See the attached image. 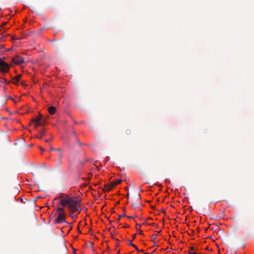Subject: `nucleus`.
<instances>
[{"label":"nucleus","instance_id":"obj_1","mask_svg":"<svg viewBox=\"0 0 254 254\" xmlns=\"http://www.w3.org/2000/svg\"><path fill=\"white\" fill-rule=\"evenodd\" d=\"M60 202L63 207H68L69 211H77L78 214L80 213L81 208L79 205L81 200L76 197H69L67 195H63L59 197Z\"/></svg>","mask_w":254,"mask_h":254},{"label":"nucleus","instance_id":"obj_2","mask_svg":"<svg viewBox=\"0 0 254 254\" xmlns=\"http://www.w3.org/2000/svg\"><path fill=\"white\" fill-rule=\"evenodd\" d=\"M9 69V65L0 59V72H7Z\"/></svg>","mask_w":254,"mask_h":254},{"label":"nucleus","instance_id":"obj_3","mask_svg":"<svg viewBox=\"0 0 254 254\" xmlns=\"http://www.w3.org/2000/svg\"><path fill=\"white\" fill-rule=\"evenodd\" d=\"M24 62V59L19 56H17L12 59V62L17 64H21Z\"/></svg>","mask_w":254,"mask_h":254},{"label":"nucleus","instance_id":"obj_4","mask_svg":"<svg viewBox=\"0 0 254 254\" xmlns=\"http://www.w3.org/2000/svg\"><path fill=\"white\" fill-rule=\"evenodd\" d=\"M64 213H59L56 219V222L58 223H61L63 222L66 223V221L64 219Z\"/></svg>","mask_w":254,"mask_h":254},{"label":"nucleus","instance_id":"obj_5","mask_svg":"<svg viewBox=\"0 0 254 254\" xmlns=\"http://www.w3.org/2000/svg\"><path fill=\"white\" fill-rule=\"evenodd\" d=\"M57 110V109L56 107L54 106H51L48 109V111L49 113L51 115H53L55 113L56 111Z\"/></svg>","mask_w":254,"mask_h":254},{"label":"nucleus","instance_id":"obj_6","mask_svg":"<svg viewBox=\"0 0 254 254\" xmlns=\"http://www.w3.org/2000/svg\"><path fill=\"white\" fill-rule=\"evenodd\" d=\"M57 152L58 158H62L63 156V153L61 148H58L56 149Z\"/></svg>","mask_w":254,"mask_h":254},{"label":"nucleus","instance_id":"obj_7","mask_svg":"<svg viewBox=\"0 0 254 254\" xmlns=\"http://www.w3.org/2000/svg\"><path fill=\"white\" fill-rule=\"evenodd\" d=\"M21 75L19 74V75H17V76H15L13 78V83H16L17 82H18L21 79Z\"/></svg>","mask_w":254,"mask_h":254},{"label":"nucleus","instance_id":"obj_8","mask_svg":"<svg viewBox=\"0 0 254 254\" xmlns=\"http://www.w3.org/2000/svg\"><path fill=\"white\" fill-rule=\"evenodd\" d=\"M121 182H122L121 180L117 179V180H115L114 181L112 182L111 183V184H112V186L115 187V186H117V185L119 184L120 183H121Z\"/></svg>","mask_w":254,"mask_h":254},{"label":"nucleus","instance_id":"obj_9","mask_svg":"<svg viewBox=\"0 0 254 254\" xmlns=\"http://www.w3.org/2000/svg\"><path fill=\"white\" fill-rule=\"evenodd\" d=\"M42 118V116L41 114H39V117H37L36 119H33L32 120V122H41V120Z\"/></svg>","mask_w":254,"mask_h":254},{"label":"nucleus","instance_id":"obj_10","mask_svg":"<svg viewBox=\"0 0 254 254\" xmlns=\"http://www.w3.org/2000/svg\"><path fill=\"white\" fill-rule=\"evenodd\" d=\"M64 207H58L57 209V211L58 213H64Z\"/></svg>","mask_w":254,"mask_h":254},{"label":"nucleus","instance_id":"obj_11","mask_svg":"<svg viewBox=\"0 0 254 254\" xmlns=\"http://www.w3.org/2000/svg\"><path fill=\"white\" fill-rule=\"evenodd\" d=\"M114 187V186H112V184L111 183L110 185H106L105 186V188L107 191H109L110 190L112 189V188Z\"/></svg>","mask_w":254,"mask_h":254},{"label":"nucleus","instance_id":"obj_12","mask_svg":"<svg viewBox=\"0 0 254 254\" xmlns=\"http://www.w3.org/2000/svg\"><path fill=\"white\" fill-rule=\"evenodd\" d=\"M62 158H58V163L55 167H58L62 164Z\"/></svg>","mask_w":254,"mask_h":254},{"label":"nucleus","instance_id":"obj_13","mask_svg":"<svg viewBox=\"0 0 254 254\" xmlns=\"http://www.w3.org/2000/svg\"><path fill=\"white\" fill-rule=\"evenodd\" d=\"M139 205H140L139 203H137L136 202H134L132 203V206L133 208H136L138 207Z\"/></svg>","mask_w":254,"mask_h":254},{"label":"nucleus","instance_id":"obj_14","mask_svg":"<svg viewBox=\"0 0 254 254\" xmlns=\"http://www.w3.org/2000/svg\"><path fill=\"white\" fill-rule=\"evenodd\" d=\"M45 134V132L44 130H43L40 132V135L39 136H37L36 137L39 139L41 138L42 137V136L43 135H44Z\"/></svg>","mask_w":254,"mask_h":254},{"label":"nucleus","instance_id":"obj_15","mask_svg":"<svg viewBox=\"0 0 254 254\" xmlns=\"http://www.w3.org/2000/svg\"><path fill=\"white\" fill-rule=\"evenodd\" d=\"M76 211H70V213H69V216L72 218H75L76 217V215H73V213L74 212H76Z\"/></svg>","mask_w":254,"mask_h":254},{"label":"nucleus","instance_id":"obj_16","mask_svg":"<svg viewBox=\"0 0 254 254\" xmlns=\"http://www.w3.org/2000/svg\"><path fill=\"white\" fill-rule=\"evenodd\" d=\"M35 123H36V125H35V128H37L39 126H42V124L41 122H35Z\"/></svg>","mask_w":254,"mask_h":254},{"label":"nucleus","instance_id":"obj_17","mask_svg":"<svg viewBox=\"0 0 254 254\" xmlns=\"http://www.w3.org/2000/svg\"><path fill=\"white\" fill-rule=\"evenodd\" d=\"M125 214H122V215H119V217L117 219V221H119L122 218H123V217H125Z\"/></svg>","mask_w":254,"mask_h":254},{"label":"nucleus","instance_id":"obj_18","mask_svg":"<svg viewBox=\"0 0 254 254\" xmlns=\"http://www.w3.org/2000/svg\"><path fill=\"white\" fill-rule=\"evenodd\" d=\"M157 235L155 234L152 236V240L153 241H154L157 237Z\"/></svg>","mask_w":254,"mask_h":254},{"label":"nucleus","instance_id":"obj_19","mask_svg":"<svg viewBox=\"0 0 254 254\" xmlns=\"http://www.w3.org/2000/svg\"><path fill=\"white\" fill-rule=\"evenodd\" d=\"M126 133L127 134V135H129L130 133H131V130L130 129H127L126 131Z\"/></svg>","mask_w":254,"mask_h":254},{"label":"nucleus","instance_id":"obj_20","mask_svg":"<svg viewBox=\"0 0 254 254\" xmlns=\"http://www.w3.org/2000/svg\"><path fill=\"white\" fill-rule=\"evenodd\" d=\"M128 245L132 246V247L133 246L134 244H132V241L128 240Z\"/></svg>","mask_w":254,"mask_h":254},{"label":"nucleus","instance_id":"obj_21","mask_svg":"<svg viewBox=\"0 0 254 254\" xmlns=\"http://www.w3.org/2000/svg\"><path fill=\"white\" fill-rule=\"evenodd\" d=\"M136 251H139L138 249V248L137 247V246L135 245H133V246H132Z\"/></svg>","mask_w":254,"mask_h":254},{"label":"nucleus","instance_id":"obj_22","mask_svg":"<svg viewBox=\"0 0 254 254\" xmlns=\"http://www.w3.org/2000/svg\"><path fill=\"white\" fill-rule=\"evenodd\" d=\"M140 199V194H138L137 195V196H136V199L137 200V199Z\"/></svg>","mask_w":254,"mask_h":254},{"label":"nucleus","instance_id":"obj_23","mask_svg":"<svg viewBox=\"0 0 254 254\" xmlns=\"http://www.w3.org/2000/svg\"><path fill=\"white\" fill-rule=\"evenodd\" d=\"M132 239L134 240L136 238V234H133L132 236Z\"/></svg>","mask_w":254,"mask_h":254},{"label":"nucleus","instance_id":"obj_24","mask_svg":"<svg viewBox=\"0 0 254 254\" xmlns=\"http://www.w3.org/2000/svg\"><path fill=\"white\" fill-rule=\"evenodd\" d=\"M189 254H197L195 252H194V253H192V252H189Z\"/></svg>","mask_w":254,"mask_h":254},{"label":"nucleus","instance_id":"obj_25","mask_svg":"<svg viewBox=\"0 0 254 254\" xmlns=\"http://www.w3.org/2000/svg\"><path fill=\"white\" fill-rule=\"evenodd\" d=\"M138 230H139V234H140V235L143 234L142 231L141 230L139 229Z\"/></svg>","mask_w":254,"mask_h":254},{"label":"nucleus","instance_id":"obj_26","mask_svg":"<svg viewBox=\"0 0 254 254\" xmlns=\"http://www.w3.org/2000/svg\"><path fill=\"white\" fill-rule=\"evenodd\" d=\"M50 150H56V149L54 148H53V147L51 146L50 147Z\"/></svg>","mask_w":254,"mask_h":254},{"label":"nucleus","instance_id":"obj_27","mask_svg":"<svg viewBox=\"0 0 254 254\" xmlns=\"http://www.w3.org/2000/svg\"><path fill=\"white\" fill-rule=\"evenodd\" d=\"M39 148H40V149L42 151H44V149L42 147H39Z\"/></svg>","mask_w":254,"mask_h":254},{"label":"nucleus","instance_id":"obj_28","mask_svg":"<svg viewBox=\"0 0 254 254\" xmlns=\"http://www.w3.org/2000/svg\"><path fill=\"white\" fill-rule=\"evenodd\" d=\"M111 237L112 239H115L114 236V235H113V234H111Z\"/></svg>","mask_w":254,"mask_h":254},{"label":"nucleus","instance_id":"obj_29","mask_svg":"<svg viewBox=\"0 0 254 254\" xmlns=\"http://www.w3.org/2000/svg\"><path fill=\"white\" fill-rule=\"evenodd\" d=\"M135 216H128V218L130 219V218H135Z\"/></svg>","mask_w":254,"mask_h":254},{"label":"nucleus","instance_id":"obj_30","mask_svg":"<svg viewBox=\"0 0 254 254\" xmlns=\"http://www.w3.org/2000/svg\"><path fill=\"white\" fill-rule=\"evenodd\" d=\"M114 240H115L116 242H117L118 243H119V240L118 239H115H115H114Z\"/></svg>","mask_w":254,"mask_h":254},{"label":"nucleus","instance_id":"obj_31","mask_svg":"<svg viewBox=\"0 0 254 254\" xmlns=\"http://www.w3.org/2000/svg\"><path fill=\"white\" fill-rule=\"evenodd\" d=\"M194 250V247H192L190 248V250Z\"/></svg>","mask_w":254,"mask_h":254},{"label":"nucleus","instance_id":"obj_32","mask_svg":"<svg viewBox=\"0 0 254 254\" xmlns=\"http://www.w3.org/2000/svg\"><path fill=\"white\" fill-rule=\"evenodd\" d=\"M77 143L79 144V145H81V143H80L78 141H77Z\"/></svg>","mask_w":254,"mask_h":254},{"label":"nucleus","instance_id":"obj_33","mask_svg":"<svg viewBox=\"0 0 254 254\" xmlns=\"http://www.w3.org/2000/svg\"><path fill=\"white\" fill-rule=\"evenodd\" d=\"M129 226L128 225H125V226H124L125 228H127V227H128Z\"/></svg>","mask_w":254,"mask_h":254},{"label":"nucleus","instance_id":"obj_34","mask_svg":"<svg viewBox=\"0 0 254 254\" xmlns=\"http://www.w3.org/2000/svg\"><path fill=\"white\" fill-rule=\"evenodd\" d=\"M90 246L92 247L93 246V243H91Z\"/></svg>","mask_w":254,"mask_h":254},{"label":"nucleus","instance_id":"obj_35","mask_svg":"<svg viewBox=\"0 0 254 254\" xmlns=\"http://www.w3.org/2000/svg\"><path fill=\"white\" fill-rule=\"evenodd\" d=\"M49 141V139H46V140H45V142H48Z\"/></svg>","mask_w":254,"mask_h":254},{"label":"nucleus","instance_id":"obj_36","mask_svg":"<svg viewBox=\"0 0 254 254\" xmlns=\"http://www.w3.org/2000/svg\"><path fill=\"white\" fill-rule=\"evenodd\" d=\"M45 122V121L44 120V121H43V122H42V125H44V124Z\"/></svg>","mask_w":254,"mask_h":254},{"label":"nucleus","instance_id":"obj_37","mask_svg":"<svg viewBox=\"0 0 254 254\" xmlns=\"http://www.w3.org/2000/svg\"><path fill=\"white\" fill-rule=\"evenodd\" d=\"M127 197L128 198L129 197V193H127Z\"/></svg>","mask_w":254,"mask_h":254},{"label":"nucleus","instance_id":"obj_38","mask_svg":"<svg viewBox=\"0 0 254 254\" xmlns=\"http://www.w3.org/2000/svg\"><path fill=\"white\" fill-rule=\"evenodd\" d=\"M115 212V211L114 210V209H113V210H112V213H114Z\"/></svg>","mask_w":254,"mask_h":254},{"label":"nucleus","instance_id":"obj_39","mask_svg":"<svg viewBox=\"0 0 254 254\" xmlns=\"http://www.w3.org/2000/svg\"><path fill=\"white\" fill-rule=\"evenodd\" d=\"M6 24V22H4V23H3V25H5Z\"/></svg>","mask_w":254,"mask_h":254},{"label":"nucleus","instance_id":"obj_40","mask_svg":"<svg viewBox=\"0 0 254 254\" xmlns=\"http://www.w3.org/2000/svg\"><path fill=\"white\" fill-rule=\"evenodd\" d=\"M119 246V245L118 243L117 244H116V247H118Z\"/></svg>","mask_w":254,"mask_h":254},{"label":"nucleus","instance_id":"obj_41","mask_svg":"<svg viewBox=\"0 0 254 254\" xmlns=\"http://www.w3.org/2000/svg\"><path fill=\"white\" fill-rule=\"evenodd\" d=\"M205 250H208V247H206V248H205Z\"/></svg>","mask_w":254,"mask_h":254},{"label":"nucleus","instance_id":"obj_42","mask_svg":"<svg viewBox=\"0 0 254 254\" xmlns=\"http://www.w3.org/2000/svg\"><path fill=\"white\" fill-rule=\"evenodd\" d=\"M78 231L79 232V233H81V232L79 231V228H78Z\"/></svg>","mask_w":254,"mask_h":254},{"label":"nucleus","instance_id":"obj_43","mask_svg":"<svg viewBox=\"0 0 254 254\" xmlns=\"http://www.w3.org/2000/svg\"><path fill=\"white\" fill-rule=\"evenodd\" d=\"M112 222H113V221H110V223H112Z\"/></svg>","mask_w":254,"mask_h":254},{"label":"nucleus","instance_id":"obj_44","mask_svg":"<svg viewBox=\"0 0 254 254\" xmlns=\"http://www.w3.org/2000/svg\"><path fill=\"white\" fill-rule=\"evenodd\" d=\"M118 254H121L120 253L119 251L118 252Z\"/></svg>","mask_w":254,"mask_h":254}]
</instances>
